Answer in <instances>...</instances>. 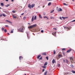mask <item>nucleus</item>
Returning <instances> with one entry per match:
<instances>
[{
	"label": "nucleus",
	"instance_id": "obj_62",
	"mask_svg": "<svg viewBox=\"0 0 75 75\" xmlns=\"http://www.w3.org/2000/svg\"><path fill=\"white\" fill-rule=\"evenodd\" d=\"M45 7V6H43V8H44V7Z\"/></svg>",
	"mask_w": 75,
	"mask_h": 75
},
{
	"label": "nucleus",
	"instance_id": "obj_31",
	"mask_svg": "<svg viewBox=\"0 0 75 75\" xmlns=\"http://www.w3.org/2000/svg\"><path fill=\"white\" fill-rule=\"evenodd\" d=\"M65 50H66V49L65 48H63L62 49V51H65Z\"/></svg>",
	"mask_w": 75,
	"mask_h": 75
},
{
	"label": "nucleus",
	"instance_id": "obj_13",
	"mask_svg": "<svg viewBox=\"0 0 75 75\" xmlns=\"http://www.w3.org/2000/svg\"><path fill=\"white\" fill-rule=\"evenodd\" d=\"M55 60L54 59H53L52 61V64H54L55 63Z\"/></svg>",
	"mask_w": 75,
	"mask_h": 75
},
{
	"label": "nucleus",
	"instance_id": "obj_47",
	"mask_svg": "<svg viewBox=\"0 0 75 75\" xmlns=\"http://www.w3.org/2000/svg\"><path fill=\"white\" fill-rule=\"evenodd\" d=\"M50 18L51 19H52V18H54L52 16L50 17Z\"/></svg>",
	"mask_w": 75,
	"mask_h": 75
},
{
	"label": "nucleus",
	"instance_id": "obj_36",
	"mask_svg": "<svg viewBox=\"0 0 75 75\" xmlns=\"http://www.w3.org/2000/svg\"><path fill=\"white\" fill-rule=\"evenodd\" d=\"M54 10H52L50 12V13H53V12H54Z\"/></svg>",
	"mask_w": 75,
	"mask_h": 75
},
{
	"label": "nucleus",
	"instance_id": "obj_24",
	"mask_svg": "<svg viewBox=\"0 0 75 75\" xmlns=\"http://www.w3.org/2000/svg\"><path fill=\"white\" fill-rule=\"evenodd\" d=\"M37 19V16H35V17L34 18V20H35Z\"/></svg>",
	"mask_w": 75,
	"mask_h": 75
},
{
	"label": "nucleus",
	"instance_id": "obj_1",
	"mask_svg": "<svg viewBox=\"0 0 75 75\" xmlns=\"http://www.w3.org/2000/svg\"><path fill=\"white\" fill-rule=\"evenodd\" d=\"M25 30V28L23 26H22L21 28L18 30V31L19 32H21V33H24V30Z\"/></svg>",
	"mask_w": 75,
	"mask_h": 75
},
{
	"label": "nucleus",
	"instance_id": "obj_64",
	"mask_svg": "<svg viewBox=\"0 0 75 75\" xmlns=\"http://www.w3.org/2000/svg\"><path fill=\"white\" fill-rule=\"evenodd\" d=\"M24 75H26V74H24Z\"/></svg>",
	"mask_w": 75,
	"mask_h": 75
},
{
	"label": "nucleus",
	"instance_id": "obj_57",
	"mask_svg": "<svg viewBox=\"0 0 75 75\" xmlns=\"http://www.w3.org/2000/svg\"><path fill=\"white\" fill-rule=\"evenodd\" d=\"M11 1H12V2H13V1H14V0H11Z\"/></svg>",
	"mask_w": 75,
	"mask_h": 75
},
{
	"label": "nucleus",
	"instance_id": "obj_28",
	"mask_svg": "<svg viewBox=\"0 0 75 75\" xmlns=\"http://www.w3.org/2000/svg\"><path fill=\"white\" fill-rule=\"evenodd\" d=\"M51 4V2H49L48 4V6H50Z\"/></svg>",
	"mask_w": 75,
	"mask_h": 75
},
{
	"label": "nucleus",
	"instance_id": "obj_6",
	"mask_svg": "<svg viewBox=\"0 0 75 75\" xmlns=\"http://www.w3.org/2000/svg\"><path fill=\"white\" fill-rule=\"evenodd\" d=\"M6 21L7 22H8V23H10L11 24H12V22L10 21H9L7 20H6Z\"/></svg>",
	"mask_w": 75,
	"mask_h": 75
},
{
	"label": "nucleus",
	"instance_id": "obj_9",
	"mask_svg": "<svg viewBox=\"0 0 75 75\" xmlns=\"http://www.w3.org/2000/svg\"><path fill=\"white\" fill-rule=\"evenodd\" d=\"M70 62H72L73 61V59H72V57H71L70 58Z\"/></svg>",
	"mask_w": 75,
	"mask_h": 75
},
{
	"label": "nucleus",
	"instance_id": "obj_40",
	"mask_svg": "<svg viewBox=\"0 0 75 75\" xmlns=\"http://www.w3.org/2000/svg\"><path fill=\"white\" fill-rule=\"evenodd\" d=\"M2 16H3L4 17H6V15L4 14H2Z\"/></svg>",
	"mask_w": 75,
	"mask_h": 75
},
{
	"label": "nucleus",
	"instance_id": "obj_10",
	"mask_svg": "<svg viewBox=\"0 0 75 75\" xmlns=\"http://www.w3.org/2000/svg\"><path fill=\"white\" fill-rule=\"evenodd\" d=\"M71 50H72L71 49H69L67 51V52L68 53H69V52H71Z\"/></svg>",
	"mask_w": 75,
	"mask_h": 75
},
{
	"label": "nucleus",
	"instance_id": "obj_32",
	"mask_svg": "<svg viewBox=\"0 0 75 75\" xmlns=\"http://www.w3.org/2000/svg\"><path fill=\"white\" fill-rule=\"evenodd\" d=\"M1 6H4V4H3V3H1Z\"/></svg>",
	"mask_w": 75,
	"mask_h": 75
},
{
	"label": "nucleus",
	"instance_id": "obj_12",
	"mask_svg": "<svg viewBox=\"0 0 75 75\" xmlns=\"http://www.w3.org/2000/svg\"><path fill=\"white\" fill-rule=\"evenodd\" d=\"M42 55H47V53L45 52L42 53Z\"/></svg>",
	"mask_w": 75,
	"mask_h": 75
},
{
	"label": "nucleus",
	"instance_id": "obj_21",
	"mask_svg": "<svg viewBox=\"0 0 75 75\" xmlns=\"http://www.w3.org/2000/svg\"><path fill=\"white\" fill-rule=\"evenodd\" d=\"M44 18L45 19V18H46L47 20H48L49 19V18H48L47 16H45L44 17Z\"/></svg>",
	"mask_w": 75,
	"mask_h": 75
},
{
	"label": "nucleus",
	"instance_id": "obj_33",
	"mask_svg": "<svg viewBox=\"0 0 75 75\" xmlns=\"http://www.w3.org/2000/svg\"><path fill=\"white\" fill-rule=\"evenodd\" d=\"M12 12L13 13H16V12H15V11H12Z\"/></svg>",
	"mask_w": 75,
	"mask_h": 75
},
{
	"label": "nucleus",
	"instance_id": "obj_59",
	"mask_svg": "<svg viewBox=\"0 0 75 75\" xmlns=\"http://www.w3.org/2000/svg\"><path fill=\"white\" fill-rule=\"evenodd\" d=\"M8 35H10V33H8Z\"/></svg>",
	"mask_w": 75,
	"mask_h": 75
},
{
	"label": "nucleus",
	"instance_id": "obj_34",
	"mask_svg": "<svg viewBox=\"0 0 75 75\" xmlns=\"http://www.w3.org/2000/svg\"><path fill=\"white\" fill-rule=\"evenodd\" d=\"M23 20H25V19H26V17L25 16L23 18Z\"/></svg>",
	"mask_w": 75,
	"mask_h": 75
},
{
	"label": "nucleus",
	"instance_id": "obj_54",
	"mask_svg": "<svg viewBox=\"0 0 75 75\" xmlns=\"http://www.w3.org/2000/svg\"><path fill=\"white\" fill-rule=\"evenodd\" d=\"M71 67H72V68H74V66H73V65H72L71 66Z\"/></svg>",
	"mask_w": 75,
	"mask_h": 75
},
{
	"label": "nucleus",
	"instance_id": "obj_46",
	"mask_svg": "<svg viewBox=\"0 0 75 75\" xmlns=\"http://www.w3.org/2000/svg\"><path fill=\"white\" fill-rule=\"evenodd\" d=\"M57 11H60V9H57Z\"/></svg>",
	"mask_w": 75,
	"mask_h": 75
},
{
	"label": "nucleus",
	"instance_id": "obj_48",
	"mask_svg": "<svg viewBox=\"0 0 75 75\" xmlns=\"http://www.w3.org/2000/svg\"><path fill=\"white\" fill-rule=\"evenodd\" d=\"M2 14H1V15H0V17H2Z\"/></svg>",
	"mask_w": 75,
	"mask_h": 75
},
{
	"label": "nucleus",
	"instance_id": "obj_2",
	"mask_svg": "<svg viewBox=\"0 0 75 75\" xmlns=\"http://www.w3.org/2000/svg\"><path fill=\"white\" fill-rule=\"evenodd\" d=\"M36 26H37V25L35 24L34 25H33L28 27V28H33V27H35Z\"/></svg>",
	"mask_w": 75,
	"mask_h": 75
},
{
	"label": "nucleus",
	"instance_id": "obj_50",
	"mask_svg": "<svg viewBox=\"0 0 75 75\" xmlns=\"http://www.w3.org/2000/svg\"><path fill=\"white\" fill-rule=\"evenodd\" d=\"M60 20H62V17H60Z\"/></svg>",
	"mask_w": 75,
	"mask_h": 75
},
{
	"label": "nucleus",
	"instance_id": "obj_16",
	"mask_svg": "<svg viewBox=\"0 0 75 75\" xmlns=\"http://www.w3.org/2000/svg\"><path fill=\"white\" fill-rule=\"evenodd\" d=\"M69 62V61H68V60H67V59H66V62L67 63V64H69V63H68Z\"/></svg>",
	"mask_w": 75,
	"mask_h": 75
},
{
	"label": "nucleus",
	"instance_id": "obj_56",
	"mask_svg": "<svg viewBox=\"0 0 75 75\" xmlns=\"http://www.w3.org/2000/svg\"><path fill=\"white\" fill-rule=\"evenodd\" d=\"M43 15H45V13H44Z\"/></svg>",
	"mask_w": 75,
	"mask_h": 75
},
{
	"label": "nucleus",
	"instance_id": "obj_53",
	"mask_svg": "<svg viewBox=\"0 0 75 75\" xmlns=\"http://www.w3.org/2000/svg\"><path fill=\"white\" fill-rule=\"evenodd\" d=\"M74 21H75V20L72 21V22H74Z\"/></svg>",
	"mask_w": 75,
	"mask_h": 75
},
{
	"label": "nucleus",
	"instance_id": "obj_20",
	"mask_svg": "<svg viewBox=\"0 0 75 75\" xmlns=\"http://www.w3.org/2000/svg\"><path fill=\"white\" fill-rule=\"evenodd\" d=\"M35 6V4H32L31 5L32 8H33Z\"/></svg>",
	"mask_w": 75,
	"mask_h": 75
},
{
	"label": "nucleus",
	"instance_id": "obj_11",
	"mask_svg": "<svg viewBox=\"0 0 75 75\" xmlns=\"http://www.w3.org/2000/svg\"><path fill=\"white\" fill-rule=\"evenodd\" d=\"M34 16H33L31 19L32 22H33V21H34Z\"/></svg>",
	"mask_w": 75,
	"mask_h": 75
},
{
	"label": "nucleus",
	"instance_id": "obj_41",
	"mask_svg": "<svg viewBox=\"0 0 75 75\" xmlns=\"http://www.w3.org/2000/svg\"><path fill=\"white\" fill-rule=\"evenodd\" d=\"M46 59H47V60H48V57H46Z\"/></svg>",
	"mask_w": 75,
	"mask_h": 75
},
{
	"label": "nucleus",
	"instance_id": "obj_29",
	"mask_svg": "<svg viewBox=\"0 0 75 75\" xmlns=\"http://www.w3.org/2000/svg\"><path fill=\"white\" fill-rule=\"evenodd\" d=\"M72 72L73 74H75V71H74V70H72Z\"/></svg>",
	"mask_w": 75,
	"mask_h": 75
},
{
	"label": "nucleus",
	"instance_id": "obj_8",
	"mask_svg": "<svg viewBox=\"0 0 75 75\" xmlns=\"http://www.w3.org/2000/svg\"><path fill=\"white\" fill-rule=\"evenodd\" d=\"M65 28H67V30H70V29L71 28V27H64Z\"/></svg>",
	"mask_w": 75,
	"mask_h": 75
},
{
	"label": "nucleus",
	"instance_id": "obj_49",
	"mask_svg": "<svg viewBox=\"0 0 75 75\" xmlns=\"http://www.w3.org/2000/svg\"><path fill=\"white\" fill-rule=\"evenodd\" d=\"M53 30H57V29L56 28H53Z\"/></svg>",
	"mask_w": 75,
	"mask_h": 75
},
{
	"label": "nucleus",
	"instance_id": "obj_25",
	"mask_svg": "<svg viewBox=\"0 0 75 75\" xmlns=\"http://www.w3.org/2000/svg\"><path fill=\"white\" fill-rule=\"evenodd\" d=\"M4 31L5 33H6L7 31V29L4 30Z\"/></svg>",
	"mask_w": 75,
	"mask_h": 75
},
{
	"label": "nucleus",
	"instance_id": "obj_14",
	"mask_svg": "<svg viewBox=\"0 0 75 75\" xmlns=\"http://www.w3.org/2000/svg\"><path fill=\"white\" fill-rule=\"evenodd\" d=\"M39 18H42V16H41V14H39Z\"/></svg>",
	"mask_w": 75,
	"mask_h": 75
},
{
	"label": "nucleus",
	"instance_id": "obj_55",
	"mask_svg": "<svg viewBox=\"0 0 75 75\" xmlns=\"http://www.w3.org/2000/svg\"><path fill=\"white\" fill-rule=\"evenodd\" d=\"M4 12L5 13H7V11H4Z\"/></svg>",
	"mask_w": 75,
	"mask_h": 75
},
{
	"label": "nucleus",
	"instance_id": "obj_15",
	"mask_svg": "<svg viewBox=\"0 0 75 75\" xmlns=\"http://www.w3.org/2000/svg\"><path fill=\"white\" fill-rule=\"evenodd\" d=\"M12 16H13V18H17V17H16V16H15L14 15H12Z\"/></svg>",
	"mask_w": 75,
	"mask_h": 75
},
{
	"label": "nucleus",
	"instance_id": "obj_17",
	"mask_svg": "<svg viewBox=\"0 0 75 75\" xmlns=\"http://www.w3.org/2000/svg\"><path fill=\"white\" fill-rule=\"evenodd\" d=\"M47 72H48L47 71H45L44 73V75H47Z\"/></svg>",
	"mask_w": 75,
	"mask_h": 75
},
{
	"label": "nucleus",
	"instance_id": "obj_42",
	"mask_svg": "<svg viewBox=\"0 0 75 75\" xmlns=\"http://www.w3.org/2000/svg\"><path fill=\"white\" fill-rule=\"evenodd\" d=\"M63 4H64V5H65V6H67V4H66V3H63Z\"/></svg>",
	"mask_w": 75,
	"mask_h": 75
},
{
	"label": "nucleus",
	"instance_id": "obj_19",
	"mask_svg": "<svg viewBox=\"0 0 75 75\" xmlns=\"http://www.w3.org/2000/svg\"><path fill=\"white\" fill-rule=\"evenodd\" d=\"M47 64H48V63H47V62H45L44 64V66H46V65H47Z\"/></svg>",
	"mask_w": 75,
	"mask_h": 75
},
{
	"label": "nucleus",
	"instance_id": "obj_58",
	"mask_svg": "<svg viewBox=\"0 0 75 75\" xmlns=\"http://www.w3.org/2000/svg\"><path fill=\"white\" fill-rule=\"evenodd\" d=\"M5 27H8V25H5Z\"/></svg>",
	"mask_w": 75,
	"mask_h": 75
},
{
	"label": "nucleus",
	"instance_id": "obj_44",
	"mask_svg": "<svg viewBox=\"0 0 75 75\" xmlns=\"http://www.w3.org/2000/svg\"><path fill=\"white\" fill-rule=\"evenodd\" d=\"M39 60H41L42 59V57H41L40 59H39Z\"/></svg>",
	"mask_w": 75,
	"mask_h": 75
},
{
	"label": "nucleus",
	"instance_id": "obj_35",
	"mask_svg": "<svg viewBox=\"0 0 75 75\" xmlns=\"http://www.w3.org/2000/svg\"><path fill=\"white\" fill-rule=\"evenodd\" d=\"M56 53V52H55V50H54V54H55Z\"/></svg>",
	"mask_w": 75,
	"mask_h": 75
},
{
	"label": "nucleus",
	"instance_id": "obj_60",
	"mask_svg": "<svg viewBox=\"0 0 75 75\" xmlns=\"http://www.w3.org/2000/svg\"><path fill=\"white\" fill-rule=\"evenodd\" d=\"M47 1H51V0H47Z\"/></svg>",
	"mask_w": 75,
	"mask_h": 75
},
{
	"label": "nucleus",
	"instance_id": "obj_4",
	"mask_svg": "<svg viewBox=\"0 0 75 75\" xmlns=\"http://www.w3.org/2000/svg\"><path fill=\"white\" fill-rule=\"evenodd\" d=\"M26 34H27V37L28 38V39H30V37H29L28 36V35H29V33L27 32H26Z\"/></svg>",
	"mask_w": 75,
	"mask_h": 75
},
{
	"label": "nucleus",
	"instance_id": "obj_5",
	"mask_svg": "<svg viewBox=\"0 0 75 75\" xmlns=\"http://www.w3.org/2000/svg\"><path fill=\"white\" fill-rule=\"evenodd\" d=\"M58 57L59 58H61V57H62V55L60 54H59Z\"/></svg>",
	"mask_w": 75,
	"mask_h": 75
},
{
	"label": "nucleus",
	"instance_id": "obj_22",
	"mask_svg": "<svg viewBox=\"0 0 75 75\" xmlns=\"http://www.w3.org/2000/svg\"><path fill=\"white\" fill-rule=\"evenodd\" d=\"M62 18L64 19V20H65V18H67V17H62Z\"/></svg>",
	"mask_w": 75,
	"mask_h": 75
},
{
	"label": "nucleus",
	"instance_id": "obj_3",
	"mask_svg": "<svg viewBox=\"0 0 75 75\" xmlns=\"http://www.w3.org/2000/svg\"><path fill=\"white\" fill-rule=\"evenodd\" d=\"M56 33H57V32H53L52 33V35H54L55 37H56Z\"/></svg>",
	"mask_w": 75,
	"mask_h": 75
},
{
	"label": "nucleus",
	"instance_id": "obj_30",
	"mask_svg": "<svg viewBox=\"0 0 75 75\" xmlns=\"http://www.w3.org/2000/svg\"><path fill=\"white\" fill-rule=\"evenodd\" d=\"M41 57V55H39L38 56V57H37V58L38 59V58H39V57Z\"/></svg>",
	"mask_w": 75,
	"mask_h": 75
},
{
	"label": "nucleus",
	"instance_id": "obj_23",
	"mask_svg": "<svg viewBox=\"0 0 75 75\" xmlns=\"http://www.w3.org/2000/svg\"><path fill=\"white\" fill-rule=\"evenodd\" d=\"M8 6H10V5L9 4H8L7 5H6L5 7H8Z\"/></svg>",
	"mask_w": 75,
	"mask_h": 75
},
{
	"label": "nucleus",
	"instance_id": "obj_61",
	"mask_svg": "<svg viewBox=\"0 0 75 75\" xmlns=\"http://www.w3.org/2000/svg\"><path fill=\"white\" fill-rule=\"evenodd\" d=\"M40 7V6H38V8H39V7Z\"/></svg>",
	"mask_w": 75,
	"mask_h": 75
},
{
	"label": "nucleus",
	"instance_id": "obj_37",
	"mask_svg": "<svg viewBox=\"0 0 75 75\" xmlns=\"http://www.w3.org/2000/svg\"><path fill=\"white\" fill-rule=\"evenodd\" d=\"M60 10V11H62V9H61V8H59Z\"/></svg>",
	"mask_w": 75,
	"mask_h": 75
},
{
	"label": "nucleus",
	"instance_id": "obj_39",
	"mask_svg": "<svg viewBox=\"0 0 75 75\" xmlns=\"http://www.w3.org/2000/svg\"><path fill=\"white\" fill-rule=\"evenodd\" d=\"M11 33H13V30H11Z\"/></svg>",
	"mask_w": 75,
	"mask_h": 75
},
{
	"label": "nucleus",
	"instance_id": "obj_18",
	"mask_svg": "<svg viewBox=\"0 0 75 75\" xmlns=\"http://www.w3.org/2000/svg\"><path fill=\"white\" fill-rule=\"evenodd\" d=\"M23 59V57L21 56H19V59L21 60V59Z\"/></svg>",
	"mask_w": 75,
	"mask_h": 75
},
{
	"label": "nucleus",
	"instance_id": "obj_27",
	"mask_svg": "<svg viewBox=\"0 0 75 75\" xmlns=\"http://www.w3.org/2000/svg\"><path fill=\"white\" fill-rule=\"evenodd\" d=\"M42 67L43 68H45V69L46 68V66H42Z\"/></svg>",
	"mask_w": 75,
	"mask_h": 75
},
{
	"label": "nucleus",
	"instance_id": "obj_45",
	"mask_svg": "<svg viewBox=\"0 0 75 75\" xmlns=\"http://www.w3.org/2000/svg\"><path fill=\"white\" fill-rule=\"evenodd\" d=\"M60 66H61V65H60V64H58V67H60Z\"/></svg>",
	"mask_w": 75,
	"mask_h": 75
},
{
	"label": "nucleus",
	"instance_id": "obj_51",
	"mask_svg": "<svg viewBox=\"0 0 75 75\" xmlns=\"http://www.w3.org/2000/svg\"><path fill=\"white\" fill-rule=\"evenodd\" d=\"M24 13H22V14H21V15L22 16H23V15H24Z\"/></svg>",
	"mask_w": 75,
	"mask_h": 75
},
{
	"label": "nucleus",
	"instance_id": "obj_43",
	"mask_svg": "<svg viewBox=\"0 0 75 75\" xmlns=\"http://www.w3.org/2000/svg\"><path fill=\"white\" fill-rule=\"evenodd\" d=\"M41 33H44V30H41Z\"/></svg>",
	"mask_w": 75,
	"mask_h": 75
},
{
	"label": "nucleus",
	"instance_id": "obj_7",
	"mask_svg": "<svg viewBox=\"0 0 75 75\" xmlns=\"http://www.w3.org/2000/svg\"><path fill=\"white\" fill-rule=\"evenodd\" d=\"M28 7L29 8H31V4H29L28 6Z\"/></svg>",
	"mask_w": 75,
	"mask_h": 75
},
{
	"label": "nucleus",
	"instance_id": "obj_26",
	"mask_svg": "<svg viewBox=\"0 0 75 75\" xmlns=\"http://www.w3.org/2000/svg\"><path fill=\"white\" fill-rule=\"evenodd\" d=\"M1 30L2 31H4V28H1Z\"/></svg>",
	"mask_w": 75,
	"mask_h": 75
},
{
	"label": "nucleus",
	"instance_id": "obj_52",
	"mask_svg": "<svg viewBox=\"0 0 75 75\" xmlns=\"http://www.w3.org/2000/svg\"><path fill=\"white\" fill-rule=\"evenodd\" d=\"M5 1L8 2V0H5Z\"/></svg>",
	"mask_w": 75,
	"mask_h": 75
},
{
	"label": "nucleus",
	"instance_id": "obj_63",
	"mask_svg": "<svg viewBox=\"0 0 75 75\" xmlns=\"http://www.w3.org/2000/svg\"><path fill=\"white\" fill-rule=\"evenodd\" d=\"M30 24V23H28V24Z\"/></svg>",
	"mask_w": 75,
	"mask_h": 75
},
{
	"label": "nucleus",
	"instance_id": "obj_38",
	"mask_svg": "<svg viewBox=\"0 0 75 75\" xmlns=\"http://www.w3.org/2000/svg\"><path fill=\"white\" fill-rule=\"evenodd\" d=\"M45 71V69H42V72H44Z\"/></svg>",
	"mask_w": 75,
	"mask_h": 75
}]
</instances>
